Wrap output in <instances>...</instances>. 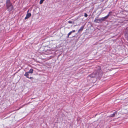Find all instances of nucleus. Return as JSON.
<instances>
[{"label": "nucleus", "instance_id": "ddd939ff", "mask_svg": "<svg viewBox=\"0 0 128 128\" xmlns=\"http://www.w3.org/2000/svg\"><path fill=\"white\" fill-rule=\"evenodd\" d=\"M68 23L70 24H72V22L71 21H69L68 22Z\"/></svg>", "mask_w": 128, "mask_h": 128}, {"label": "nucleus", "instance_id": "f257e3e1", "mask_svg": "<svg viewBox=\"0 0 128 128\" xmlns=\"http://www.w3.org/2000/svg\"><path fill=\"white\" fill-rule=\"evenodd\" d=\"M6 6L7 8L9 11L12 10L13 9V7L12 4L10 3V0H7Z\"/></svg>", "mask_w": 128, "mask_h": 128}, {"label": "nucleus", "instance_id": "4468645a", "mask_svg": "<svg viewBox=\"0 0 128 128\" xmlns=\"http://www.w3.org/2000/svg\"><path fill=\"white\" fill-rule=\"evenodd\" d=\"M29 78L31 79H32V80L33 79V78L32 77H30V78Z\"/></svg>", "mask_w": 128, "mask_h": 128}, {"label": "nucleus", "instance_id": "6e6552de", "mask_svg": "<svg viewBox=\"0 0 128 128\" xmlns=\"http://www.w3.org/2000/svg\"><path fill=\"white\" fill-rule=\"evenodd\" d=\"M33 70L32 69H31L29 70V72H29V74L30 73V74H32L33 73Z\"/></svg>", "mask_w": 128, "mask_h": 128}, {"label": "nucleus", "instance_id": "20e7f679", "mask_svg": "<svg viewBox=\"0 0 128 128\" xmlns=\"http://www.w3.org/2000/svg\"><path fill=\"white\" fill-rule=\"evenodd\" d=\"M112 12H110L107 16L104 17V18L105 20L107 19L109 17V16L111 15L110 14H112Z\"/></svg>", "mask_w": 128, "mask_h": 128}, {"label": "nucleus", "instance_id": "1a4fd4ad", "mask_svg": "<svg viewBox=\"0 0 128 128\" xmlns=\"http://www.w3.org/2000/svg\"><path fill=\"white\" fill-rule=\"evenodd\" d=\"M84 28V26H82L80 28V29L78 30V32H80V31H82L83 30Z\"/></svg>", "mask_w": 128, "mask_h": 128}, {"label": "nucleus", "instance_id": "7ed1b4c3", "mask_svg": "<svg viewBox=\"0 0 128 128\" xmlns=\"http://www.w3.org/2000/svg\"><path fill=\"white\" fill-rule=\"evenodd\" d=\"M29 10L28 11V13L26 15V16L25 18V20H26L30 18L31 16V14L30 13H29Z\"/></svg>", "mask_w": 128, "mask_h": 128}, {"label": "nucleus", "instance_id": "0eeeda50", "mask_svg": "<svg viewBox=\"0 0 128 128\" xmlns=\"http://www.w3.org/2000/svg\"><path fill=\"white\" fill-rule=\"evenodd\" d=\"M76 32V31L74 30H73L72 31L70 32L68 34V36H70V35L72 34V33H74Z\"/></svg>", "mask_w": 128, "mask_h": 128}, {"label": "nucleus", "instance_id": "9b49d317", "mask_svg": "<svg viewBox=\"0 0 128 128\" xmlns=\"http://www.w3.org/2000/svg\"><path fill=\"white\" fill-rule=\"evenodd\" d=\"M44 0H41L40 2V4H42Z\"/></svg>", "mask_w": 128, "mask_h": 128}, {"label": "nucleus", "instance_id": "423d86ee", "mask_svg": "<svg viewBox=\"0 0 128 128\" xmlns=\"http://www.w3.org/2000/svg\"><path fill=\"white\" fill-rule=\"evenodd\" d=\"M29 75V72H26L24 76H26L28 78H29V77L28 76Z\"/></svg>", "mask_w": 128, "mask_h": 128}, {"label": "nucleus", "instance_id": "9d476101", "mask_svg": "<svg viewBox=\"0 0 128 128\" xmlns=\"http://www.w3.org/2000/svg\"><path fill=\"white\" fill-rule=\"evenodd\" d=\"M116 113V112H115L113 114L111 115L110 116L111 117H114L115 116V115Z\"/></svg>", "mask_w": 128, "mask_h": 128}, {"label": "nucleus", "instance_id": "f8f14e48", "mask_svg": "<svg viewBox=\"0 0 128 128\" xmlns=\"http://www.w3.org/2000/svg\"><path fill=\"white\" fill-rule=\"evenodd\" d=\"M88 16V14L86 13H85L84 14V16L86 17H87Z\"/></svg>", "mask_w": 128, "mask_h": 128}, {"label": "nucleus", "instance_id": "2eb2a0df", "mask_svg": "<svg viewBox=\"0 0 128 128\" xmlns=\"http://www.w3.org/2000/svg\"><path fill=\"white\" fill-rule=\"evenodd\" d=\"M69 36H68H68L67 37V38H69Z\"/></svg>", "mask_w": 128, "mask_h": 128}, {"label": "nucleus", "instance_id": "dca6fc26", "mask_svg": "<svg viewBox=\"0 0 128 128\" xmlns=\"http://www.w3.org/2000/svg\"><path fill=\"white\" fill-rule=\"evenodd\" d=\"M128 30V28H127L126 29V30Z\"/></svg>", "mask_w": 128, "mask_h": 128}, {"label": "nucleus", "instance_id": "39448f33", "mask_svg": "<svg viewBox=\"0 0 128 128\" xmlns=\"http://www.w3.org/2000/svg\"><path fill=\"white\" fill-rule=\"evenodd\" d=\"M125 37L127 40L128 41V32H127L125 35Z\"/></svg>", "mask_w": 128, "mask_h": 128}, {"label": "nucleus", "instance_id": "f03ea898", "mask_svg": "<svg viewBox=\"0 0 128 128\" xmlns=\"http://www.w3.org/2000/svg\"><path fill=\"white\" fill-rule=\"evenodd\" d=\"M104 18H101L100 19H96L94 20V22L96 23H101L102 22L105 20Z\"/></svg>", "mask_w": 128, "mask_h": 128}]
</instances>
